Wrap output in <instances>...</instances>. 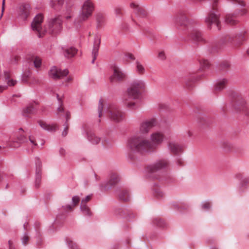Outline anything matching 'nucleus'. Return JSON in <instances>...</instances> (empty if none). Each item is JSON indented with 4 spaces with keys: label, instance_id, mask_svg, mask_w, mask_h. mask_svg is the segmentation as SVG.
Returning <instances> with one entry per match:
<instances>
[{
    "label": "nucleus",
    "instance_id": "4468645a",
    "mask_svg": "<svg viewBox=\"0 0 249 249\" xmlns=\"http://www.w3.org/2000/svg\"><path fill=\"white\" fill-rule=\"evenodd\" d=\"M169 162L167 160L161 159L157 161L154 164L149 167L148 170L151 172H156L159 170L168 167Z\"/></svg>",
    "mask_w": 249,
    "mask_h": 249
},
{
    "label": "nucleus",
    "instance_id": "1a4fd4ad",
    "mask_svg": "<svg viewBox=\"0 0 249 249\" xmlns=\"http://www.w3.org/2000/svg\"><path fill=\"white\" fill-rule=\"evenodd\" d=\"M157 124V119L154 118L143 120L140 124L139 131L142 134H147Z\"/></svg>",
    "mask_w": 249,
    "mask_h": 249
},
{
    "label": "nucleus",
    "instance_id": "c85d7f7f",
    "mask_svg": "<svg viewBox=\"0 0 249 249\" xmlns=\"http://www.w3.org/2000/svg\"><path fill=\"white\" fill-rule=\"evenodd\" d=\"M64 0H52L51 6L55 10H59L63 4Z\"/></svg>",
    "mask_w": 249,
    "mask_h": 249
},
{
    "label": "nucleus",
    "instance_id": "7c9ffc66",
    "mask_svg": "<svg viewBox=\"0 0 249 249\" xmlns=\"http://www.w3.org/2000/svg\"><path fill=\"white\" fill-rule=\"evenodd\" d=\"M119 197L120 200L124 201H127L129 200L130 196L129 193L126 190H123L119 195Z\"/></svg>",
    "mask_w": 249,
    "mask_h": 249
},
{
    "label": "nucleus",
    "instance_id": "ddd939ff",
    "mask_svg": "<svg viewBox=\"0 0 249 249\" xmlns=\"http://www.w3.org/2000/svg\"><path fill=\"white\" fill-rule=\"evenodd\" d=\"M189 37L196 43H205L207 42L201 33L197 29L192 30L189 34Z\"/></svg>",
    "mask_w": 249,
    "mask_h": 249
},
{
    "label": "nucleus",
    "instance_id": "79ce46f5",
    "mask_svg": "<svg viewBox=\"0 0 249 249\" xmlns=\"http://www.w3.org/2000/svg\"><path fill=\"white\" fill-rule=\"evenodd\" d=\"M114 12L116 15L121 16L123 15V9L122 7H117L115 8Z\"/></svg>",
    "mask_w": 249,
    "mask_h": 249
},
{
    "label": "nucleus",
    "instance_id": "0eeeda50",
    "mask_svg": "<svg viewBox=\"0 0 249 249\" xmlns=\"http://www.w3.org/2000/svg\"><path fill=\"white\" fill-rule=\"evenodd\" d=\"M62 18L59 16L52 19L49 23L47 27L46 32L52 35H56L59 33L62 29Z\"/></svg>",
    "mask_w": 249,
    "mask_h": 249
},
{
    "label": "nucleus",
    "instance_id": "3c124183",
    "mask_svg": "<svg viewBox=\"0 0 249 249\" xmlns=\"http://www.w3.org/2000/svg\"><path fill=\"white\" fill-rule=\"evenodd\" d=\"M211 207V204L209 202H205L203 204L202 208L204 210H208Z\"/></svg>",
    "mask_w": 249,
    "mask_h": 249
},
{
    "label": "nucleus",
    "instance_id": "39448f33",
    "mask_svg": "<svg viewBox=\"0 0 249 249\" xmlns=\"http://www.w3.org/2000/svg\"><path fill=\"white\" fill-rule=\"evenodd\" d=\"M95 10L93 0H85L81 6L80 19L82 21L88 20L92 15Z\"/></svg>",
    "mask_w": 249,
    "mask_h": 249
},
{
    "label": "nucleus",
    "instance_id": "412c9836",
    "mask_svg": "<svg viewBox=\"0 0 249 249\" xmlns=\"http://www.w3.org/2000/svg\"><path fill=\"white\" fill-rule=\"evenodd\" d=\"M200 79V76L191 75L188 78L185 82V86L187 88L190 89L194 87L196 81Z\"/></svg>",
    "mask_w": 249,
    "mask_h": 249
},
{
    "label": "nucleus",
    "instance_id": "a878e982",
    "mask_svg": "<svg viewBox=\"0 0 249 249\" xmlns=\"http://www.w3.org/2000/svg\"><path fill=\"white\" fill-rule=\"evenodd\" d=\"M135 68L137 73L139 75H143L145 73V69L144 66L139 61L135 63Z\"/></svg>",
    "mask_w": 249,
    "mask_h": 249
},
{
    "label": "nucleus",
    "instance_id": "6e6d98bb",
    "mask_svg": "<svg viewBox=\"0 0 249 249\" xmlns=\"http://www.w3.org/2000/svg\"><path fill=\"white\" fill-rule=\"evenodd\" d=\"M7 88L6 86H0V93L6 90Z\"/></svg>",
    "mask_w": 249,
    "mask_h": 249
},
{
    "label": "nucleus",
    "instance_id": "cd10ccee",
    "mask_svg": "<svg viewBox=\"0 0 249 249\" xmlns=\"http://www.w3.org/2000/svg\"><path fill=\"white\" fill-rule=\"evenodd\" d=\"M188 22L187 18L185 16L178 17L176 19V23L177 26L186 27Z\"/></svg>",
    "mask_w": 249,
    "mask_h": 249
},
{
    "label": "nucleus",
    "instance_id": "9d476101",
    "mask_svg": "<svg viewBox=\"0 0 249 249\" xmlns=\"http://www.w3.org/2000/svg\"><path fill=\"white\" fill-rule=\"evenodd\" d=\"M69 73L68 70L65 69L62 70L56 67H52L51 68L49 71V75L52 78L57 80L66 76Z\"/></svg>",
    "mask_w": 249,
    "mask_h": 249
},
{
    "label": "nucleus",
    "instance_id": "c756f323",
    "mask_svg": "<svg viewBox=\"0 0 249 249\" xmlns=\"http://www.w3.org/2000/svg\"><path fill=\"white\" fill-rule=\"evenodd\" d=\"M119 177L117 173H112L110 177V179L108 181V184L110 186H113L116 184L119 181Z\"/></svg>",
    "mask_w": 249,
    "mask_h": 249
},
{
    "label": "nucleus",
    "instance_id": "338daca9",
    "mask_svg": "<svg viewBox=\"0 0 249 249\" xmlns=\"http://www.w3.org/2000/svg\"><path fill=\"white\" fill-rule=\"evenodd\" d=\"M71 18V15L67 16L66 17V18L67 19H70Z\"/></svg>",
    "mask_w": 249,
    "mask_h": 249
},
{
    "label": "nucleus",
    "instance_id": "473e14b6",
    "mask_svg": "<svg viewBox=\"0 0 249 249\" xmlns=\"http://www.w3.org/2000/svg\"><path fill=\"white\" fill-rule=\"evenodd\" d=\"M38 124L42 128L49 131H53L55 129V128L56 127V125H48L45 122L41 120L38 121Z\"/></svg>",
    "mask_w": 249,
    "mask_h": 249
},
{
    "label": "nucleus",
    "instance_id": "37998d69",
    "mask_svg": "<svg viewBox=\"0 0 249 249\" xmlns=\"http://www.w3.org/2000/svg\"><path fill=\"white\" fill-rule=\"evenodd\" d=\"M29 140L30 143L32 144V148L37 145V143L36 142V140L34 137H33L32 136H29Z\"/></svg>",
    "mask_w": 249,
    "mask_h": 249
},
{
    "label": "nucleus",
    "instance_id": "0e129e2a",
    "mask_svg": "<svg viewBox=\"0 0 249 249\" xmlns=\"http://www.w3.org/2000/svg\"><path fill=\"white\" fill-rule=\"evenodd\" d=\"M64 111V108L62 106H60L59 108H58L57 111L58 113L60 112H62Z\"/></svg>",
    "mask_w": 249,
    "mask_h": 249
},
{
    "label": "nucleus",
    "instance_id": "6ab92c4d",
    "mask_svg": "<svg viewBox=\"0 0 249 249\" xmlns=\"http://www.w3.org/2000/svg\"><path fill=\"white\" fill-rule=\"evenodd\" d=\"M96 27L98 29L102 28L105 23V16L102 13H97L95 15Z\"/></svg>",
    "mask_w": 249,
    "mask_h": 249
},
{
    "label": "nucleus",
    "instance_id": "052dcab7",
    "mask_svg": "<svg viewBox=\"0 0 249 249\" xmlns=\"http://www.w3.org/2000/svg\"><path fill=\"white\" fill-rule=\"evenodd\" d=\"M60 154L63 156L65 155V150L63 148H61L59 151Z\"/></svg>",
    "mask_w": 249,
    "mask_h": 249
},
{
    "label": "nucleus",
    "instance_id": "4be33fe9",
    "mask_svg": "<svg viewBox=\"0 0 249 249\" xmlns=\"http://www.w3.org/2000/svg\"><path fill=\"white\" fill-rule=\"evenodd\" d=\"M80 200V197L78 196H74L72 198V205H68L66 206H64L63 209L64 210L67 212H71L73 210L74 207L76 206Z\"/></svg>",
    "mask_w": 249,
    "mask_h": 249
},
{
    "label": "nucleus",
    "instance_id": "4c0bfd02",
    "mask_svg": "<svg viewBox=\"0 0 249 249\" xmlns=\"http://www.w3.org/2000/svg\"><path fill=\"white\" fill-rule=\"evenodd\" d=\"M137 13L142 17H145L147 15V12L142 8L140 7Z\"/></svg>",
    "mask_w": 249,
    "mask_h": 249
},
{
    "label": "nucleus",
    "instance_id": "e2e57ef3",
    "mask_svg": "<svg viewBox=\"0 0 249 249\" xmlns=\"http://www.w3.org/2000/svg\"><path fill=\"white\" fill-rule=\"evenodd\" d=\"M66 118L67 121L70 118V113L69 112L66 113Z\"/></svg>",
    "mask_w": 249,
    "mask_h": 249
},
{
    "label": "nucleus",
    "instance_id": "774afa93",
    "mask_svg": "<svg viewBox=\"0 0 249 249\" xmlns=\"http://www.w3.org/2000/svg\"><path fill=\"white\" fill-rule=\"evenodd\" d=\"M19 59V57L18 56L15 57V60L16 62L18 61Z\"/></svg>",
    "mask_w": 249,
    "mask_h": 249
},
{
    "label": "nucleus",
    "instance_id": "f704fd0d",
    "mask_svg": "<svg viewBox=\"0 0 249 249\" xmlns=\"http://www.w3.org/2000/svg\"><path fill=\"white\" fill-rule=\"evenodd\" d=\"M31 60L33 62L35 67L36 68H38L40 67L41 65V59L39 57L34 56L32 57Z\"/></svg>",
    "mask_w": 249,
    "mask_h": 249
},
{
    "label": "nucleus",
    "instance_id": "864d4df0",
    "mask_svg": "<svg viewBox=\"0 0 249 249\" xmlns=\"http://www.w3.org/2000/svg\"><path fill=\"white\" fill-rule=\"evenodd\" d=\"M68 128H69V126H68V125H67L65 127V129H64V130L63 131V133H62V135H63V136H66L67 135V133H68V132H67V131H68Z\"/></svg>",
    "mask_w": 249,
    "mask_h": 249
},
{
    "label": "nucleus",
    "instance_id": "2eb2a0df",
    "mask_svg": "<svg viewBox=\"0 0 249 249\" xmlns=\"http://www.w3.org/2000/svg\"><path fill=\"white\" fill-rule=\"evenodd\" d=\"M248 31L246 30L242 31L236 36L235 46L236 47H240L244 41L248 38Z\"/></svg>",
    "mask_w": 249,
    "mask_h": 249
},
{
    "label": "nucleus",
    "instance_id": "49530a36",
    "mask_svg": "<svg viewBox=\"0 0 249 249\" xmlns=\"http://www.w3.org/2000/svg\"><path fill=\"white\" fill-rule=\"evenodd\" d=\"M130 6L131 8L135 9L136 12H137L139 9L141 7L138 4L134 2L131 3Z\"/></svg>",
    "mask_w": 249,
    "mask_h": 249
},
{
    "label": "nucleus",
    "instance_id": "e433bc0d",
    "mask_svg": "<svg viewBox=\"0 0 249 249\" xmlns=\"http://www.w3.org/2000/svg\"><path fill=\"white\" fill-rule=\"evenodd\" d=\"M68 244L69 246V247L71 249H79L77 245L72 242V241L70 239H68L67 240Z\"/></svg>",
    "mask_w": 249,
    "mask_h": 249
},
{
    "label": "nucleus",
    "instance_id": "680f3d73",
    "mask_svg": "<svg viewBox=\"0 0 249 249\" xmlns=\"http://www.w3.org/2000/svg\"><path fill=\"white\" fill-rule=\"evenodd\" d=\"M247 12V9H243L242 10H241V15H245V14H246Z\"/></svg>",
    "mask_w": 249,
    "mask_h": 249
},
{
    "label": "nucleus",
    "instance_id": "f8f14e48",
    "mask_svg": "<svg viewBox=\"0 0 249 249\" xmlns=\"http://www.w3.org/2000/svg\"><path fill=\"white\" fill-rule=\"evenodd\" d=\"M31 6L28 3H22L18 5V12L19 16L23 20H26L30 16Z\"/></svg>",
    "mask_w": 249,
    "mask_h": 249
},
{
    "label": "nucleus",
    "instance_id": "4d7b16f0",
    "mask_svg": "<svg viewBox=\"0 0 249 249\" xmlns=\"http://www.w3.org/2000/svg\"><path fill=\"white\" fill-rule=\"evenodd\" d=\"M5 0H3L2 3V8H1L2 14L4 12V10L5 9Z\"/></svg>",
    "mask_w": 249,
    "mask_h": 249
},
{
    "label": "nucleus",
    "instance_id": "58836bf2",
    "mask_svg": "<svg viewBox=\"0 0 249 249\" xmlns=\"http://www.w3.org/2000/svg\"><path fill=\"white\" fill-rule=\"evenodd\" d=\"M158 58L161 60H164L166 58L164 51H160L158 52Z\"/></svg>",
    "mask_w": 249,
    "mask_h": 249
},
{
    "label": "nucleus",
    "instance_id": "69168bd1",
    "mask_svg": "<svg viewBox=\"0 0 249 249\" xmlns=\"http://www.w3.org/2000/svg\"><path fill=\"white\" fill-rule=\"evenodd\" d=\"M182 161L181 160H178L177 161V163L178 165H181L182 164Z\"/></svg>",
    "mask_w": 249,
    "mask_h": 249
},
{
    "label": "nucleus",
    "instance_id": "bf43d9fd",
    "mask_svg": "<svg viewBox=\"0 0 249 249\" xmlns=\"http://www.w3.org/2000/svg\"><path fill=\"white\" fill-rule=\"evenodd\" d=\"M234 106L235 108L236 109L241 110V109H243V107H238V105H237V103L235 104Z\"/></svg>",
    "mask_w": 249,
    "mask_h": 249
},
{
    "label": "nucleus",
    "instance_id": "f3484780",
    "mask_svg": "<svg viewBox=\"0 0 249 249\" xmlns=\"http://www.w3.org/2000/svg\"><path fill=\"white\" fill-rule=\"evenodd\" d=\"M168 147L170 152L174 155H177L181 153L183 150L182 147L178 143L174 142H169Z\"/></svg>",
    "mask_w": 249,
    "mask_h": 249
},
{
    "label": "nucleus",
    "instance_id": "7ed1b4c3",
    "mask_svg": "<svg viewBox=\"0 0 249 249\" xmlns=\"http://www.w3.org/2000/svg\"><path fill=\"white\" fill-rule=\"evenodd\" d=\"M25 132L21 128L19 129L7 142L6 147L11 148L19 147L22 143L27 142Z\"/></svg>",
    "mask_w": 249,
    "mask_h": 249
},
{
    "label": "nucleus",
    "instance_id": "2f4dec72",
    "mask_svg": "<svg viewBox=\"0 0 249 249\" xmlns=\"http://www.w3.org/2000/svg\"><path fill=\"white\" fill-rule=\"evenodd\" d=\"M4 77L7 84L9 86H14L16 84L17 82L13 79L10 78V74L8 71H5L4 72Z\"/></svg>",
    "mask_w": 249,
    "mask_h": 249
},
{
    "label": "nucleus",
    "instance_id": "8fccbe9b",
    "mask_svg": "<svg viewBox=\"0 0 249 249\" xmlns=\"http://www.w3.org/2000/svg\"><path fill=\"white\" fill-rule=\"evenodd\" d=\"M9 249H16L15 244L12 240H10L8 241Z\"/></svg>",
    "mask_w": 249,
    "mask_h": 249
},
{
    "label": "nucleus",
    "instance_id": "de8ad7c7",
    "mask_svg": "<svg viewBox=\"0 0 249 249\" xmlns=\"http://www.w3.org/2000/svg\"><path fill=\"white\" fill-rule=\"evenodd\" d=\"M201 64L202 66L204 68H207L210 66V63L207 60H203L201 62Z\"/></svg>",
    "mask_w": 249,
    "mask_h": 249
},
{
    "label": "nucleus",
    "instance_id": "9b49d317",
    "mask_svg": "<svg viewBox=\"0 0 249 249\" xmlns=\"http://www.w3.org/2000/svg\"><path fill=\"white\" fill-rule=\"evenodd\" d=\"M127 78V75L117 66L113 67V74L111 77L112 81L123 82Z\"/></svg>",
    "mask_w": 249,
    "mask_h": 249
},
{
    "label": "nucleus",
    "instance_id": "09e8293b",
    "mask_svg": "<svg viewBox=\"0 0 249 249\" xmlns=\"http://www.w3.org/2000/svg\"><path fill=\"white\" fill-rule=\"evenodd\" d=\"M125 57L126 58L127 60H134L135 59L134 56L132 53H126L125 54Z\"/></svg>",
    "mask_w": 249,
    "mask_h": 249
},
{
    "label": "nucleus",
    "instance_id": "393cba45",
    "mask_svg": "<svg viewBox=\"0 0 249 249\" xmlns=\"http://www.w3.org/2000/svg\"><path fill=\"white\" fill-rule=\"evenodd\" d=\"M77 52V50L74 47H71L65 49L64 55L67 58L73 57Z\"/></svg>",
    "mask_w": 249,
    "mask_h": 249
},
{
    "label": "nucleus",
    "instance_id": "6e6552de",
    "mask_svg": "<svg viewBox=\"0 0 249 249\" xmlns=\"http://www.w3.org/2000/svg\"><path fill=\"white\" fill-rule=\"evenodd\" d=\"M107 113L108 117L112 121L119 122L123 120L125 114L122 112L116 106L111 105L107 107Z\"/></svg>",
    "mask_w": 249,
    "mask_h": 249
},
{
    "label": "nucleus",
    "instance_id": "f257e3e1",
    "mask_svg": "<svg viewBox=\"0 0 249 249\" xmlns=\"http://www.w3.org/2000/svg\"><path fill=\"white\" fill-rule=\"evenodd\" d=\"M148 140L140 136L132 137L128 139L126 148L130 158L135 152L152 153L157 150L158 146L163 142L164 135L160 132H155L150 135Z\"/></svg>",
    "mask_w": 249,
    "mask_h": 249
},
{
    "label": "nucleus",
    "instance_id": "c9c22d12",
    "mask_svg": "<svg viewBox=\"0 0 249 249\" xmlns=\"http://www.w3.org/2000/svg\"><path fill=\"white\" fill-rule=\"evenodd\" d=\"M104 107V101L102 99L100 100L98 107V112H99V117H101L102 115V111Z\"/></svg>",
    "mask_w": 249,
    "mask_h": 249
},
{
    "label": "nucleus",
    "instance_id": "a18cd8bd",
    "mask_svg": "<svg viewBox=\"0 0 249 249\" xmlns=\"http://www.w3.org/2000/svg\"><path fill=\"white\" fill-rule=\"evenodd\" d=\"M230 66V65L228 62H224L221 64V69L223 70L228 69Z\"/></svg>",
    "mask_w": 249,
    "mask_h": 249
},
{
    "label": "nucleus",
    "instance_id": "5fc2aeb1",
    "mask_svg": "<svg viewBox=\"0 0 249 249\" xmlns=\"http://www.w3.org/2000/svg\"><path fill=\"white\" fill-rule=\"evenodd\" d=\"M102 143L104 146H107L108 145V141L107 139H104L102 141Z\"/></svg>",
    "mask_w": 249,
    "mask_h": 249
},
{
    "label": "nucleus",
    "instance_id": "72a5a7b5",
    "mask_svg": "<svg viewBox=\"0 0 249 249\" xmlns=\"http://www.w3.org/2000/svg\"><path fill=\"white\" fill-rule=\"evenodd\" d=\"M88 139L93 144H97L100 141V138L96 136L94 133L89 134Z\"/></svg>",
    "mask_w": 249,
    "mask_h": 249
},
{
    "label": "nucleus",
    "instance_id": "13d9d810",
    "mask_svg": "<svg viewBox=\"0 0 249 249\" xmlns=\"http://www.w3.org/2000/svg\"><path fill=\"white\" fill-rule=\"evenodd\" d=\"M73 80V78L71 76H69L67 79L66 82L67 83H71Z\"/></svg>",
    "mask_w": 249,
    "mask_h": 249
},
{
    "label": "nucleus",
    "instance_id": "a19ab883",
    "mask_svg": "<svg viewBox=\"0 0 249 249\" xmlns=\"http://www.w3.org/2000/svg\"><path fill=\"white\" fill-rule=\"evenodd\" d=\"M155 196L158 198H161L164 196V193L160 189H157L155 192Z\"/></svg>",
    "mask_w": 249,
    "mask_h": 249
},
{
    "label": "nucleus",
    "instance_id": "20e7f679",
    "mask_svg": "<svg viewBox=\"0 0 249 249\" xmlns=\"http://www.w3.org/2000/svg\"><path fill=\"white\" fill-rule=\"evenodd\" d=\"M218 0H214L212 4L213 10L211 11L205 19V22L209 28L212 24H215L218 30L220 29V22L219 19V14L216 11Z\"/></svg>",
    "mask_w": 249,
    "mask_h": 249
},
{
    "label": "nucleus",
    "instance_id": "603ef678",
    "mask_svg": "<svg viewBox=\"0 0 249 249\" xmlns=\"http://www.w3.org/2000/svg\"><path fill=\"white\" fill-rule=\"evenodd\" d=\"M154 222L159 226H161V220L160 218H157L154 219Z\"/></svg>",
    "mask_w": 249,
    "mask_h": 249
},
{
    "label": "nucleus",
    "instance_id": "aec40b11",
    "mask_svg": "<svg viewBox=\"0 0 249 249\" xmlns=\"http://www.w3.org/2000/svg\"><path fill=\"white\" fill-rule=\"evenodd\" d=\"M37 105L38 103L37 102H34L29 104L23 110L24 115L29 116L30 115L34 114L36 109Z\"/></svg>",
    "mask_w": 249,
    "mask_h": 249
},
{
    "label": "nucleus",
    "instance_id": "dca6fc26",
    "mask_svg": "<svg viewBox=\"0 0 249 249\" xmlns=\"http://www.w3.org/2000/svg\"><path fill=\"white\" fill-rule=\"evenodd\" d=\"M101 43V36L98 35H96L94 37V42L93 48L92 52V62L94 63L98 55V50Z\"/></svg>",
    "mask_w": 249,
    "mask_h": 249
},
{
    "label": "nucleus",
    "instance_id": "a211bd4d",
    "mask_svg": "<svg viewBox=\"0 0 249 249\" xmlns=\"http://www.w3.org/2000/svg\"><path fill=\"white\" fill-rule=\"evenodd\" d=\"M91 197L92 195H89L81 200V210L85 214L87 215L90 214V211L89 208L86 205V203L89 201L91 199Z\"/></svg>",
    "mask_w": 249,
    "mask_h": 249
},
{
    "label": "nucleus",
    "instance_id": "ea45409f",
    "mask_svg": "<svg viewBox=\"0 0 249 249\" xmlns=\"http://www.w3.org/2000/svg\"><path fill=\"white\" fill-rule=\"evenodd\" d=\"M21 240H22V242L23 244L24 245H26L28 243V242H29V241L30 240V237H29V235L27 233H25L23 235V236Z\"/></svg>",
    "mask_w": 249,
    "mask_h": 249
},
{
    "label": "nucleus",
    "instance_id": "423d86ee",
    "mask_svg": "<svg viewBox=\"0 0 249 249\" xmlns=\"http://www.w3.org/2000/svg\"><path fill=\"white\" fill-rule=\"evenodd\" d=\"M43 18V15L38 14L35 17L31 24L32 30L36 33L39 37L43 36L46 33L47 27L43 28L42 27Z\"/></svg>",
    "mask_w": 249,
    "mask_h": 249
},
{
    "label": "nucleus",
    "instance_id": "b1692460",
    "mask_svg": "<svg viewBox=\"0 0 249 249\" xmlns=\"http://www.w3.org/2000/svg\"><path fill=\"white\" fill-rule=\"evenodd\" d=\"M225 22L230 25H235L239 22L236 19V16L233 14H228L225 17Z\"/></svg>",
    "mask_w": 249,
    "mask_h": 249
},
{
    "label": "nucleus",
    "instance_id": "5701e85b",
    "mask_svg": "<svg viewBox=\"0 0 249 249\" xmlns=\"http://www.w3.org/2000/svg\"><path fill=\"white\" fill-rule=\"evenodd\" d=\"M36 179L35 182V185L36 187H38L40 185V181H41V169H40V164L41 162L39 160H38L36 162Z\"/></svg>",
    "mask_w": 249,
    "mask_h": 249
},
{
    "label": "nucleus",
    "instance_id": "f03ea898",
    "mask_svg": "<svg viewBox=\"0 0 249 249\" xmlns=\"http://www.w3.org/2000/svg\"><path fill=\"white\" fill-rule=\"evenodd\" d=\"M146 89V84L144 81L141 79L133 81L127 88L126 94L124 97V104L130 108L134 109L136 104L130 100L138 99L142 91Z\"/></svg>",
    "mask_w": 249,
    "mask_h": 249
},
{
    "label": "nucleus",
    "instance_id": "c03bdc74",
    "mask_svg": "<svg viewBox=\"0 0 249 249\" xmlns=\"http://www.w3.org/2000/svg\"><path fill=\"white\" fill-rule=\"evenodd\" d=\"M229 1L233 2L235 4H239L242 6H245V2L241 0H228Z\"/></svg>",
    "mask_w": 249,
    "mask_h": 249
},
{
    "label": "nucleus",
    "instance_id": "bb28decb",
    "mask_svg": "<svg viewBox=\"0 0 249 249\" xmlns=\"http://www.w3.org/2000/svg\"><path fill=\"white\" fill-rule=\"evenodd\" d=\"M228 83V80L222 79L218 81L215 86V90L216 91H220L224 89Z\"/></svg>",
    "mask_w": 249,
    "mask_h": 249
}]
</instances>
